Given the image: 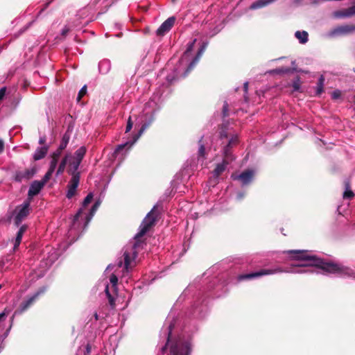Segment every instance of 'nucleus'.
Here are the masks:
<instances>
[{
	"instance_id": "f257e3e1",
	"label": "nucleus",
	"mask_w": 355,
	"mask_h": 355,
	"mask_svg": "<svg viewBox=\"0 0 355 355\" xmlns=\"http://www.w3.org/2000/svg\"><path fill=\"white\" fill-rule=\"evenodd\" d=\"M155 207L146 215L139 226V232L134 237L130 245L126 246L123 252L124 263L119 261L116 264H110L105 270L103 279L104 291L112 308L115 305V299L118 292L119 278L121 282L128 283L130 272L135 266V259L137 256V249L140 247L141 238L154 225L156 216L154 212Z\"/></svg>"
},
{
	"instance_id": "f03ea898",
	"label": "nucleus",
	"mask_w": 355,
	"mask_h": 355,
	"mask_svg": "<svg viewBox=\"0 0 355 355\" xmlns=\"http://www.w3.org/2000/svg\"><path fill=\"white\" fill-rule=\"evenodd\" d=\"M286 252L291 255V259L299 261L300 263L291 265V268L287 270L277 267L273 269H262L258 272L241 275L239 277V280L251 279L260 277L263 275L282 272H320L318 270L313 269L311 267H315L318 269H320L324 274H336L343 277H352L355 275L354 270L352 268L340 263L324 261L306 250H289Z\"/></svg>"
},
{
	"instance_id": "7ed1b4c3",
	"label": "nucleus",
	"mask_w": 355,
	"mask_h": 355,
	"mask_svg": "<svg viewBox=\"0 0 355 355\" xmlns=\"http://www.w3.org/2000/svg\"><path fill=\"white\" fill-rule=\"evenodd\" d=\"M93 198L94 195L92 193L87 194L83 202L81 207L73 216L71 225L68 231V237L71 239V241H75L79 236L80 234L85 230L100 207L101 200L99 198L96 200L92 207H88Z\"/></svg>"
},
{
	"instance_id": "20e7f679",
	"label": "nucleus",
	"mask_w": 355,
	"mask_h": 355,
	"mask_svg": "<svg viewBox=\"0 0 355 355\" xmlns=\"http://www.w3.org/2000/svg\"><path fill=\"white\" fill-rule=\"evenodd\" d=\"M86 148L82 146L79 148L72 155L71 153L65 155L64 158L60 163L58 170L56 171V176L63 173L66 165L69 164V173L71 175V178L68 184V189L67 192V198H71L76 192V189L79 184L80 173L78 171L79 166L86 153Z\"/></svg>"
},
{
	"instance_id": "39448f33",
	"label": "nucleus",
	"mask_w": 355,
	"mask_h": 355,
	"mask_svg": "<svg viewBox=\"0 0 355 355\" xmlns=\"http://www.w3.org/2000/svg\"><path fill=\"white\" fill-rule=\"evenodd\" d=\"M196 42V39H193L187 44L186 51L174 68V76H167V80L169 83L173 82L175 79L186 77L198 62L204 51H205V49L207 48V43H202L200 47L198 49V51L195 53L193 47Z\"/></svg>"
},
{
	"instance_id": "423d86ee",
	"label": "nucleus",
	"mask_w": 355,
	"mask_h": 355,
	"mask_svg": "<svg viewBox=\"0 0 355 355\" xmlns=\"http://www.w3.org/2000/svg\"><path fill=\"white\" fill-rule=\"evenodd\" d=\"M158 110V105L155 100H150L147 102L142 112L138 117V122L142 123V125L137 134L134 135L131 141H127L124 144L119 145L114 152V156L117 157L121 155V157L124 156L123 151L125 148L129 149L142 135L146 129L154 121V114Z\"/></svg>"
},
{
	"instance_id": "0eeeda50",
	"label": "nucleus",
	"mask_w": 355,
	"mask_h": 355,
	"mask_svg": "<svg viewBox=\"0 0 355 355\" xmlns=\"http://www.w3.org/2000/svg\"><path fill=\"white\" fill-rule=\"evenodd\" d=\"M174 325L175 321L173 320L161 330V336L167 340L166 345L162 348V352L164 353L166 346L170 345V355H189L191 352V338H185L183 336H179L176 339L172 340L171 332Z\"/></svg>"
},
{
	"instance_id": "6e6552de",
	"label": "nucleus",
	"mask_w": 355,
	"mask_h": 355,
	"mask_svg": "<svg viewBox=\"0 0 355 355\" xmlns=\"http://www.w3.org/2000/svg\"><path fill=\"white\" fill-rule=\"evenodd\" d=\"M237 136L232 137L229 140L228 144L224 147L223 162L216 165L213 172L214 177L218 178L226 170L227 166L234 159V156L230 152V148L237 142Z\"/></svg>"
},
{
	"instance_id": "1a4fd4ad",
	"label": "nucleus",
	"mask_w": 355,
	"mask_h": 355,
	"mask_svg": "<svg viewBox=\"0 0 355 355\" xmlns=\"http://www.w3.org/2000/svg\"><path fill=\"white\" fill-rule=\"evenodd\" d=\"M47 257L45 260L42 261V270L37 274L38 277H41L44 275V271L46 270V269L51 266L58 258L59 253L58 251L54 248H49L46 250Z\"/></svg>"
},
{
	"instance_id": "9d476101",
	"label": "nucleus",
	"mask_w": 355,
	"mask_h": 355,
	"mask_svg": "<svg viewBox=\"0 0 355 355\" xmlns=\"http://www.w3.org/2000/svg\"><path fill=\"white\" fill-rule=\"evenodd\" d=\"M30 202L25 201L23 204L18 206L16 209V215L15 216V223L19 226L21 221L29 214Z\"/></svg>"
},
{
	"instance_id": "9b49d317",
	"label": "nucleus",
	"mask_w": 355,
	"mask_h": 355,
	"mask_svg": "<svg viewBox=\"0 0 355 355\" xmlns=\"http://www.w3.org/2000/svg\"><path fill=\"white\" fill-rule=\"evenodd\" d=\"M355 32V25H343L337 26L327 33L329 37L345 35Z\"/></svg>"
},
{
	"instance_id": "f8f14e48",
	"label": "nucleus",
	"mask_w": 355,
	"mask_h": 355,
	"mask_svg": "<svg viewBox=\"0 0 355 355\" xmlns=\"http://www.w3.org/2000/svg\"><path fill=\"white\" fill-rule=\"evenodd\" d=\"M255 171L252 169H248L242 172L239 175L232 174V178L234 180H239L241 182L243 186L249 184L253 180Z\"/></svg>"
},
{
	"instance_id": "ddd939ff",
	"label": "nucleus",
	"mask_w": 355,
	"mask_h": 355,
	"mask_svg": "<svg viewBox=\"0 0 355 355\" xmlns=\"http://www.w3.org/2000/svg\"><path fill=\"white\" fill-rule=\"evenodd\" d=\"M175 21V17H171L168 18L166 20H165L161 26L157 28L156 31V34L158 36H163L166 33H168L173 26L174 25Z\"/></svg>"
},
{
	"instance_id": "4468645a",
	"label": "nucleus",
	"mask_w": 355,
	"mask_h": 355,
	"mask_svg": "<svg viewBox=\"0 0 355 355\" xmlns=\"http://www.w3.org/2000/svg\"><path fill=\"white\" fill-rule=\"evenodd\" d=\"M35 171L33 168L26 169L24 171H16L14 180L16 182H21L24 180H28L35 174Z\"/></svg>"
},
{
	"instance_id": "2eb2a0df",
	"label": "nucleus",
	"mask_w": 355,
	"mask_h": 355,
	"mask_svg": "<svg viewBox=\"0 0 355 355\" xmlns=\"http://www.w3.org/2000/svg\"><path fill=\"white\" fill-rule=\"evenodd\" d=\"M44 290L45 289L43 288L41 291L37 292L33 296L30 297L27 300L21 303L19 309L15 311V314H20L25 311L31 304H33V303L35 301L39 295L44 292Z\"/></svg>"
},
{
	"instance_id": "dca6fc26",
	"label": "nucleus",
	"mask_w": 355,
	"mask_h": 355,
	"mask_svg": "<svg viewBox=\"0 0 355 355\" xmlns=\"http://www.w3.org/2000/svg\"><path fill=\"white\" fill-rule=\"evenodd\" d=\"M355 15V6L343 10L335 11L333 15L336 18H347Z\"/></svg>"
},
{
	"instance_id": "f3484780",
	"label": "nucleus",
	"mask_w": 355,
	"mask_h": 355,
	"mask_svg": "<svg viewBox=\"0 0 355 355\" xmlns=\"http://www.w3.org/2000/svg\"><path fill=\"white\" fill-rule=\"evenodd\" d=\"M44 186V182H42L41 181L33 182L28 190V196L33 197L38 194Z\"/></svg>"
},
{
	"instance_id": "a211bd4d",
	"label": "nucleus",
	"mask_w": 355,
	"mask_h": 355,
	"mask_svg": "<svg viewBox=\"0 0 355 355\" xmlns=\"http://www.w3.org/2000/svg\"><path fill=\"white\" fill-rule=\"evenodd\" d=\"M26 229H27V226L25 225L21 226L20 228L19 229V230L16 234V236L13 241V243H14L13 250H16L17 248L20 245L23 235H24V232H26Z\"/></svg>"
},
{
	"instance_id": "6ab92c4d",
	"label": "nucleus",
	"mask_w": 355,
	"mask_h": 355,
	"mask_svg": "<svg viewBox=\"0 0 355 355\" xmlns=\"http://www.w3.org/2000/svg\"><path fill=\"white\" fill-rule=\"evenodd\" d=\"M48 149L47 146L37 148L33 155V159L37 161L44 158L48 152Z\"/></svg>"
},
{
	"instance_id": "aec40b11",
	"label": "nucleus",
	"mask_w": 355,
	"mask_h": 355,
	"mask_svg": "<svg viewBox=\"0 0 355 355\" xmlns=\"http://www.w3.org/2000/svg\"><path fill=\"white\" fill-rule=\"evenodd\" d=\"M205 148L204 145L202 144V140H200L199 141V148L198 151V162H200L201 165L203 164L205 159H206L205 157Z\"/></svg>"
},
{
	"instance_id": "412c9836",
	"label": "nucleus",
	"mask_w": 355,
	"mask_h": 355,
	"mask_svg": "<svg viewBox=\"0 0 355 355\" xmlns=\"http://www.w3.org/2000/svg\"><path fill=\"white\" fill-rule=\"evenodd\" d=\"M111 68L110 62L107 60H103L99 62L98 69L101 73H107Z\"/></svg>"
},
{
	"instance_id": "4be33fe9",
	"label": "nucleus",
	"mask_w": 355,
	"mask_h": 355,
	"mask_svg": "<svg viewBox=\"0 0 355 355\" xmlns=\"http://www.w3.org/2000/svg\"><path fill=\"white\" fill-rule=\"evenodd\" d=\"M295 35L302 44H305L308 41V33L306 31H296Z\"/></svg>"
},
{
	"instance_id": "5701e85b",
	"label": "nucleus",
	"mask_w": 355,
	"mask_h": 355,
	"mask_svg": "<svg viewBox=\"0 0 355 355\" xmlns=\"http://www.w3.org/2000/svg\"><path fill=\"white\" fill-rule=\"evenodd\" d=\"M69 135L65 133L62 138V141L60 144L59 148L62 150L65 149L69 143Z\"/></svg>"
},
{
	"instance_id": "b1692460",
	"label": "nucleus",
	"mask_w": 355,
	"mask_h": 355,
	"mask_svg": "<svg viewBox=\"0 0 355 355\" xmlns=\"http://www.w3.org/2000/svg\"><path fill=\"white\" fill-rule=\"evenodd\" d=\"M324 77L321 76L318 80L317 89H316V93L317 94L320 95L323 92V85H324Z\"/></svg>"
},
{
	"instance_id": "393cba45",
	"label": "nucleus",
	"mask_w": 355,
	"mask_h": 355,
	"mask_svg": "<svg viewBox=\"0 0 355 355\" xmlns=\"http://www.w3.org/2000/svg\"><path fill=\"white\" fill-rule=\"evenodd\" d=\"M55 170L52 169V168H49L48 171L46 173V174L44 175L43 179L42 180H40L42 182H44V184L45 185V184L49 181V180L51 178V175H53V173H54Z\"/></svg>"
},
{
	"instance_id": "a878e982",
	"label": "nucleus",
	"mask_w": 355,
	"mask_h": 355,
	"mask_svg": "<svg viewBox=\"0 0 355 355\" xmlns=\"http://www.w3.org/2000/svg\"><path fill=\"white\" fill-rule=\"evenodd\" d=\"M59 159L60 158L55 157L51 155V162H50V164H49V168H52L53 170H55V168L57 167V165H58V162L59 161Z\"/></svg>"
},
{
	"instance_id": "bb28decb",
	"label": "nucleus",
	"mask_w": 355,
	"mask_h": 355,
	"mask_svg": "<svg viewBox=\"0 0 355 355\" xmlns=\"http://www.w3.org/2000/svg\"><path fill=\"white\" fill-rule=\"evenodd\" d=\"M349 184L346 185V190L343 193L344 198H351L354 196V193L349 189Z\"/></svg>"
},
{
	"instance_id": "cd10ccee",
	"label": "nucleus",
	"mask_w": 355,
	"mask_h": 355,
	"mask_svg": "<svg viewBox=\"0 0 355 355\" xmlns=\"http://www.w3.org/2000/svg\"><path fill=\"white\" fill-rule=\"evenodd\" d=\"M95 1L105 8L110 6L112 3V0H95Z\"/></svg>"
},
{
	"instance_id": "c85d7f7f",
	"label": "nucleus",
	"mask_w": 355,
	"mask_h": 355,
	"mask_svg": "<svg viewBox=\"0 0 355 355\" xmlns=\"http://www.w3.org/2000/svg\"><path fill=\"white\" fill-rule=\"evenodd\" d=\"M289 68H281V69H275V70H272V71H270L269 73H286V72H288L289 71Z\"/></svg>"
},
{
	"instance_id": "c756f323",
	"label": "nucleus",
	"mask_w": 355,
	"mask_h": 355,
	"mask_svg": "<svg viewBox=\"0 0 355 355\" xmlns=\"http://www.w3.org/2000/svg\"><path fill=\"white\" fill-rule=\"evenodd\" d=\"M87 92V87L86 85L83 86L81 89L79 91L78 95L77 96V101H80L82 97L86 94Z\"/></svg>"
},
{
	"instance_id": "7c9ffc66",
	"label": "nucleus",
	"mask_w": 355,
	"mask_h": 355,
	"mask_svg": "<svg viewBox=\"0 0 355 355\" xmlns=\"http://www.w3.org/2000/svg\"><path fill=\"white\" fill-rule=\"evenodd\" d=\"M293 88L294 91H298L300 88V83L299 80H296L293 83Z\"/></svg>"
},
{
	"instance_id": "2f4dec72",
	"label": "nucleus",
	"mask_w": 355,
	"mask_h": 355,
	"mask_svg": "<svg viewBox=\"0 0 355 355\" xmlns=\"http://www.w3.org/2000/svg\"><path fill=\"white\" fill-rule=\"evenodd\" d=\"M132 128V122L131 121V117L130 116L128 119V121L127 122V125L125 128V132H128L129 131H130Z\"/></svg>"
},
{
	"instance_id": "473e14b6",
	"label": "nucleus",
	"mask_w": 355,
	"mask_h": 355,
	"mask_svg": "<svg viewBox=\"0 0 355 355\" xmlns=\"http://www.w3.org/2000/svg\"><path fill=\"white\" fill-rule=\"evenodd\" d=\"M341 92L339 90H336L331 94V96L334 99H338L340 97Z\"/></svg>"
},
{
	"instance_id": "72a5a7b5",
	"label": "nucleus",
	"mask_w": 355,
	"mask_h": 355,
	"mask_svg": "<svg viewBox=\"0 0 355 355\" xmlns=\"http://www.w3.org/2000/svg\"><path fill=\"white\" fill-rule=\"evenodd\" d=\"M93 316H94L95 320H98L105 317L103 314H101L100 313H98L96 311H95L93 313Z\"/></svg>"
},
{
	"instance_id": "f704fd0d",
	"label": "nucleus",
	"mask_w": 355,
	"mask_h": 355,
	"mask_svg": "<svg viewBox=\"0 0 355 355\" xmlns=\"http://www.w3.org/2000/svg\"><path fill=\"white\" fill-rule=\"evenodd\" d=\"M62 150H63L62 149H60L58 147V148L55 152H53L51 155L55 157L60 158V155H61Z\"/></svg>"
},
{
	"instance_id": "c9c22d12",
	"label": "nucleus",
	"mask_w": 355,
	"mask_h": 355,
	"mask_svg": "<svg viewBox=\"0 0 355 355\" xmlns=\"http://www.w3.org/2000/svg\"><path fill=\"white\" fill-rule=\"evenodd\" d=\"M6 88L5 87L0 89V101L4 98L6 95Z\"/></svg>"
},
{
	"instance_id": "e433bc0d",
	"label": "nucleus",
	"mask_w": 355,
	"mask_h": 355,
	"mask_svg": "<svg viewBox=\"0 0 355 355\" xmlns=\"http://www.w3.org/2000/svg\"><path fill=\"white\" fill-rule=\"evenodd\" d=\"M4 150V141L0 139V154Z\"/></svg>"
},
{
	"instance_id": "4c0bfd02",
	"label": "nucleus",
	"mask_w": 355,
	"mask_h": 355,
	"mask_svg": "<svg viewBox=\"0 0 355 355\" xmlns=\"http://www.w3.org/2000/svg\"><path fill=\"white\" fill-rule=\"evenodd\" d=\"M69 31V28L67 26H65L62 30V35H66L68 32Z\"/></svg>"
},
{
	"instance_id": "58836bf2",
	"label": "nucleus",
	"mask_w": 355,
	"mask_h": 355,
	"mask_svg": "<svg viewBox=\"0 0 355 355\" xmlns=\"http://www.w3.org/2000/svg\"><path fill=\"white\" fill-rule=\"evenodd\" d=\"M244 193L239 192L236 194V199L240 200L244 197Z\"/></svg>"
},
{
	"instance_id": "ea45409f",
	"label": "nucleus",
	"mask_w": 355,
	"mask_h": 355,
	"mask_svg": "<svg viewBox=\"0 0 355 355\" xmlns=\"http://www.w3.org/2000/svg\"><path fill=\"white\" fill-rule=\"evenodd\" d=\"M6 311H4L2 313H0V321L2 320L3 319L5 318V317L6 316Z\"/></svg>"
},
{
	"instance_id": "a19ab883",
	"label": "nucleus",
	"mask_w": 355,
	"mask_h": 355,
	"mask_svg": "<svg viewBox=\"0 0 355 355\" xmlns=\"http://www.w3.org/2000/svg\"><path fill=\"white\" fill-rule=\"evenodd\" d=\"M227 104L225 103L223 105V114H224V115H227Z\"/></svg>"
},
{
	"instance_id": "79ce46f5",
	"label": "nucleus",
	"mask_w": 355,
	"mask_h": 355,
	"mask_svg": "<svg viewBox=\"0 0 355 355\" xmlns=\"http://www.w3.org/2000/svg\"><path fill=\"white\" fill-rule=\"evenodd\" d=\"M39 142L41 144H44L45 142V138L44 137H40Z\"/></svg>"
},
{
	"instance_id": "37998d69",
	"label": "nucleus",
	"mask_w": 355,
	"mask_h": 355,
	"mask_svg": "<svg viewBox=\"0 0 355 355\" xmlns=\"http://www.w3.org/2000/svg\"><path fill=\"white\" fill-rule=\"evenodd\" d=\"M248 88V82H245V83H244V89H245V92H247Z\"/></svg>"
},
{
	"instance_id": "c03bdc74",
	"label": "nucleus",
	"mask_w": 355,
	"mask_h": 355,
	"mask_svg": "<svg viewBox=\"0 0 355 355\" xmlns=\"http://www.w3.org/2000/svg\"><path fill=\"white\" fill-rule=\"evenodd\" d=\"M11 327H12V324L10 325L8 329L6 331V332L5 333V337H6L8 335V333L11 329Z\"/></svg>"
},
{
	"instance_id": "a18cd8bd",
	"label": "nucleus",
	"mask_w": 355,
	"mask_h": 355,
	"mask_svg": "<svg viewBox=\"0 0 355 355\" xmlns=\"http://www.w3.org/2000/svg\"><path fill=\"white\" fill-rule=\"evenodd\" d=\"M4 346L2 343H0V352L3 350Z\"/></svg>"
},
{
	"instance_id": "49530a36",
	"label": "nucleus",
	"mask_w": 355,
	"mask_h": 355,
	"mask_svg": "<svg viewBox=\"0 0 355 355\" xmlns=\"http://www.w3.org/2000/svg\"><path fill=\"white\" fill-rule=\"evenodd\" d=\"M220 136L221 137H227V135L224 132H221Z\"/></svg>"
},
{
	"instance_id": "de8ad7c7",
	"label": "nucleus",
	"mask_w": 355,
	"mask_h": 355,
	"mask_svg": "<svg viewBox=\"0 0 355 355\" xmlns=\"http://www.w3.org/2000/svg\"><path fill=\"white\" fill-rule=\"evenodd\" d=\"M87 353L90 352V347L89 345L87 346Z\"/></svg>"
},
{
	"instance_id": "09e8293b",
	"label": "nucleus",
	"mask_w": 355,
	"mask_h": 355,
	"mask_svg": "<svg viewBox=\"0 0 355 355\" xmlns=\"http://www.w3.org/2000/svg\"><path fill=\"white\" fill-rule=\"evenodd\" d=\"M172 63H173V61L171 60V63L168 64L167 67H170V65H171Z\"/></svg>"
},
{
	"instance_id": "8fccbe9b",
	"label": "nucleus",
	"mask_w": 355,
	"mask_h": 355,
	"mask_svg": "<svg viewBox=\"0 0 355 355\" xmlns=\"http://www.w3.org/2000/svg\"><path fill=\"white\" fill-rule=\"evenodd\" d=\"M1 288H2V286H1V284H0V289H1Z\"/></svg>"
}]
</instances>
